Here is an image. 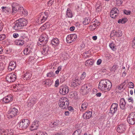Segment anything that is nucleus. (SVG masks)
Masks as SVG:
<instances>
[{
  "mask_svg": "<svg viewBox=\"0 0 135 135\" xmlns=\"http://www.w3.org/2000/svg\"><path fill=\"white\" fill-rule=\"evenodd\" d=\"M81 133V131L78 129L76 130L73 133V135H79Z\"/></svg>",
  "mask_w": 135,
  "mask_h": 135,
  "instance_id": "nucleus-43",
  "label": "nucleus"
},
{
  "mask_svg": "<svg viewBox=\"0 0 135 135\" xmlns=\"http://www.w3.org/2000/svg\"><path fill=\"white\" fill-rule=\"evenodd\" d=\"M24 40L23 39L21 38L20 40H16L15 42L16 45H22L24 44Z\"/></svg>",
  "mask_w": 135,
  "mask_h": 135,
  "instance_id": "nucleus-27",
  "label": "nucleus"
},
{
  "mask_svg": "<svg viewBox=\"0 0 135 135\" xmlns=\"http://www.w3.org/2000/svg\"><path fill=\"white\" fill-rule=\"evenodd\" d=\"M102 62V60L101 59H99L97 62V64L98 65H99Z\"/></svg>",
  "mask_w": 135,
  "mask_h": 135,
  "instance_id": "nucleus-60",
  "label": "nucleus"
},
{
  "mask_svg": "<svg viewBox=\"0 0 135 135\" xmlns=\"http://www.w3.org/2000/svg\"><path fill=\"white\" fill-rule=\"evenodd\" d=\"M84 20L83 21V23L85 25L88 24L90 21V19L89 17L85 18Z\"/></svg>",
  "mask_w": 135,
  "mask_h": 135,
  "instance_id": "nucleus-35",
  "label": "nucleus"
},
{
  "mask_svg": "<svg viewBox=\"0 0 135 135\" xmlns=\"http://www.w3.org/2000/svg\"><path fill=\"white\" fill-rule=\"evenodd\" d=\"M18 11L21 15H27L28 14V12L24 9L23 7H19L18 9Z\"/></svg>",
  "mask_w": 135,
  "mask_h": 135,
  "instance_id": "nucleus-23",
  "label": "nucleus"
},
{
  "mask_svg": "<svg viewBox=\"0 0 135 135\" xmlns=\"http://www.w3.org/2000/svg\"><path fill=\"white\" fill-rule=\"evenodd\" d=\"M66 15L69 18H71L73 17L72 12L70 9L69 8L67 9Z\"/></svg>",
  "mask_w": 135,
  "mask_h": 135,
  "instance_id": "nucleus-28",
  "label": "nucleus"
},
{
  "mask_svg": "<svg viewBox=\"0 0 135 135\" xmlns=\"http://www.w3.org/2000/svg\"><path fill=\"white\" fill-rule=\"evenodd\" d=\"M43 83L44 84L48 86H50L52 84L51 81L50 80H47L44 81Z\"/></svg>",
  "mask_w": 135,
  "mask_h": 135,
  "instance_id": "nucleus-39",
  "label": "nucleus"
},
{
  "mask_svg": "<svg viewBox=\"0 0 135 135\" xmlns=\"http://www.w3.org/2000/svg\"><path fill=\"white\" fill-rule=\"evenodd\" d=\"M71 84L72 86L73 87H75L80 84L79 78L77 76H75V78H73L71 81Z\"/></svg>",
  "mask_w": 135,
  "mask_h": 135,
  "instance_id": "nucleus-9",
  "label": "nucleus"
},
{
  "mask_svg": "<svg viewBox=\"0 0 135 135\" xmlns=\"http://www.w3.org/2000/svg\"><path fill=\"white\" fill-rule=\"evenodd\" d=\"M116 37H119L121 36L122 35V31L120 30H118V31H116Z\"/></svg>",
  "mask_w": 135,
  "mask_h": 135,
  "instance_id": "nucleus-44",
  "label": "nucleus"
},
{
  "mask_svg": "<svg viewBox=\"0 0 135 135\" xmlns=\"http://www.w3.org/2000/svg\"><path fill=\"white\" fill-rule=\"evenodd\" d=\"M90 86L88 84H84L81 88V89L83 90V91L86 90L87 89L88 90L90 89Z\"/></svg>",
  "mask_w": 135,
  "mask_h": 135,
  "instance_id": "nucleus-37",
  "label": "nucleus"
},
{
  "mask_svg": "<svg viewBox=\"0 0 135 135\" xmlns=\"http://www.w3.org/2000/svg\"><path fill=\"white\" fill-rule=\"evenodd\" d=\"M128 100L129 102H131L132 103L133 102V98L131 97L128 98Z\"/></svg>",
  "mask_w": 135,
  "mask_h": 135,
  "instance_id": "nucleus-63",
  "label": "nucleus"
},
{
  "mask_svg": "<svg viewBox=\"0 0 135 135\" xmlns=\"http://www.w3.org/2000/svg\"><path fill=\"white\" fill-rule=\"evenodd\" d=\"M59 107L62 109H66L69 105V102L68 99L66 97H62L59 100Z\"/></svg>",
  "mask_w": 135,
  "mask_h": 135,
  "instance_id": "nucleus-2",
  "label": "nucleus"
},
{
  "mask_svg": "<svg viewBox=\"0 0 135 135\" xmlns=\"http://www.w3.org/2000/svg\"><path fill=\"white\" fill-rule=\"evenodd\" d=\"M127 21V20L126 18H122V19H119L118 21V23H121L122 24L125 23Z\"/></svg>",
  "mask_w": 135,
  "mask_h": 135,
  "instance_id": "nucleus-38",
  "label": "nucleus"
},
{
  "mask_svg": "<svg viewBox=\"0 0 135 135\" xmlns=\"http://www.w3.org/2000/svg\"><path fill=\"white\" fill-rule=\"evenodd\" d=\"M124 13L127 15H130L131 11H127L126 10H124L123 11Z\"/></svg>",
  "mask_w": 135,
  "mask_h": 135,
  "instance_id": "nucleus-53",
  "label": "nucleus"
},
{
  "mask_svg": "<svg viewBox=\"0 0 135 135\" xmlns=\"http://www.w3.org/2000/svg\"><path fill=\"white\" fill-rule=\"evenodd\" d=\"M27 23V20L24 18H20L16 21V22L13 25L14 29L17 30L21 29L26 25Z\"/></svg>",
  "mask_w": 135,
  "mask_h": 135,
  "instance_id": "nucleus-1",
  "label": "nucleus"
},
{
  "mask_svg": "<svg viewBox=\"0 0 135 135\" xmlns=\"http://www.w3.org/2000/svg\"><path fill=\"white\" fill-rule=\"evenodd\" d=\"M60 93L62 95H64L67 94L69 91V88L66 86H61L60 87Z\"/></svg>",
  "mask_w": 135,
  "mask_h": 135,
  "instance_id": "nucleus-12",
  "label": "nucleus"
},
{
  "mask_svg": "<svg viewBox=\"0 0 135 135\" xmlns=\"http://www.w3.org/2000/svg\"><path fill=\"white\" fill-rule=\"evenodd\" d=\"M2 11L5 13L9 12L10 11V9L6 7L3 6L1 7Z\"/></svg>",
  "mask_w": 135,
  "mask_h": 135,
  "instance_id": "nucleus-41",
  "label": "nucleus"
},
{
  "mask_svg": "<svg viewBox=\"0 0 135 135\" xmlns=\"http://www.w3.org/2000/svg\"><path fill=\"white\" fill-rule=\"evenodd\" d=\"M31 75L29 73L26 72V73L23 75V78H25L26 80L29 79H30Z\"/></svg>",
  "mask_w": 135,
  "mask_h": 135,
  "instance_id": "nucleus-33",
  "label": "nucleus"
},
{
  "mask_svg": "<svg viewBox=\"0 0 135 135\" xmlns=\"http://www.w3.org/2000/svg\"><path fill=\"white\" fill-rule=\"evenodd\" d=\"M102 7L100 6H99L98 7L96 8V11L97 12H100L101 10Z\"/></svg>",
  "mask_w": 135,
  "mask_h": 135,
  "instance_id": "nucleus-55",
  "label": "nucleus"
},
{
  "mask_svg": "<svg viewBox=\"0 0 135 135\" xmlns=\"http://www.w3.org/2000/svg\"><path fill=\"white\" fill-rule=\"evenodd\" d=\"M86 76V73L85 72H83V73L82 74L80 79L81 80L84 79L85 78Z\"/></svg>",
  "mask_w": 135,
  "mask_h": 135,
  "instance_id": "nucleus-51",
  "label": "nucleus"
},
{
  "mask_svg": "<svg viewBox=\"0 0 135 135\" xmlns=\"http://www.w3.org/2000/svg\"><path fill=\"white\" fill-rule=\"evenodd\" d=\"M106 82V80H101L99 83L98 88L102 91H105Z\"/></svg>",
  "mask_w": 135,
  "mask_h": 135,
  "instance_id": "nucleus-13",
  "label": "nucleus"
},
{
  "mask_svg": "<svg viewBox=\"0 0 135 135\" xmlns=\"http://www.w3.org/2000/svg\"><path fill=\"white\" fill-rule=\"evenodd\" d=\"M127 120L129 124L133 125L135 123V112L130 113Z\"/></svg>",
  "mask_w": 135,
  "mask_h": 135,
  "instance_id": "nucleus-5",
  "label": "nucleus"
},
{
  "mask_svg": "<svg viewBox=\"0 0 135 135\" xmlns=\"http://www.w3.org/2000/svg\"><path fill=\"white\" fill-rule=\"evenodd\" d=\"M118 104L116 103H113L110 109L109 112L112 114H113L117 111Z\"/></svg>",
  "mask_w": 135,
  "mask_h": 135,
  "instance_id": "nucleus-15",
  "label": "nucleus"
},
{
  "mask_svg": "<svg viewBox=\"0 0 135 135\" xmlns=\"http://www.w3.org/2000/svg\"><path fill=\"white\" fill-rule=\"evenodd\" d=\"M31 48L29 46L24 50L23 53L25 55H27L31 52Z\"/></svg>",
  "mask_w": 135,
  "mask_h": 135,
  "instance_id": "nucleus-25",
  "label": "nucleus"
},
{
  "mask_svg": "<svg viewBox=\"0 0 135 135\" xmlns=\"http://www.w3.org/2000/svg\"><path fill=\"white\" fill-rule=\"evenodd\" d=\"M75 27L74 26H72L70 28V30L71 31H73L75 30Z\"/></svg>",
  "mask_w": 135,
  "mask_h": 135,
  "instance_id": "nucleus-64",
  "label": "nucleus"
},
{
  "mask_svg": "<svg viewBox=\"0 0 135 135\" xmlns=\"http://www.w3.org/2000/svg\"><path fill=\"white\" fill-rule=\"evenodd\" d=\"M119 13V11L118 9L116 8H113L110 12V16L112 18H115L118 16Z\"/></svg>",
  "mask_w": 135,
  "mask_h": 135,
  "instance_id": "nucleus-10",
  "label": "nucleus"
},
{
  "mask_svg": "<svg viewBox=\"0 0 135 135\" xmlns=\"http://www.w3.org/2000/svg\"><path fill=\"white\" fill-rule=\"evenodd\" d=\"M70 97L74 99H76L77 98V94L76 92L73 91L70 93L69 94Z\"/></svg>",
  "mask_w": 135,
  "mask_h": 135,
  "instance_id": "nucleus-29",
  "label": "nucleus"
},
{
  "mask_svg": "<svg viewBox=\"0 0 135 135\" xmlns=\"http://www.w3.org/2000/svg\"><path fill=\"white\" fill-rule=\"evenodd\" d=\"M44 25L47 28L50 27V23L49 22H46Z\"/></svg>",
  "mask_w": 135,
  "mask_h": 135,
  "instance_id": "nucleus-57",
  "label": "nucleus"
},
{
  "mask_svg": "<svg viewBox=\"0 0 135 135\" xmlns=\"http://www.w3.org/2000/svg\"><path fill=\"white\" fill-rule=\"evenodd\" d=\"M54 2V0H49L47 3L48 6H50Z\"/></svg>",
  "mask_w": 135,
  "mask_h": 135,
  "instance_id": "nucleus-52",
  "label": "nucleus"
},
{
  "mask_svg": "<svg viewBox=\"0 0 135 135\" xmlns=\"http://www.w3.org/2000/svg\"><path fill=\"white\" fill-rule=\"evenodd\" d=\"M13 36V37H14L15 38H16L20 36L19 35V32H18V33H14Z\"/></svg>",
  "mask_w": 135,
  "mask_h": 135,
  "instance_id": "nucleus-56",
  "label": "nucleus"
},
{
  "mask_svg": "<svg viewBox=\"0 0 135 135\" xmlns=\"http://www.w3.org/2000/svg\"><path fill=\"white\" fill-rule=\"evenodd\" d=\"M59 124V122L56 121L54 123L51 122L50 124V127L52 128H55Z\"/></svg>",
  "mask_w": 135,
  "mask_h": 135,
  "instance_id": "nucleus-34",
  "label": "nucleus"
},
{
  "mask_svg": "<svg viewBox=\"0 0 135 135\" xmlns=\"http://www.w3.org/2000/svg\"><path fill=\"white\" fill-rule=\"evenodd\" d=\"M16 66V64L14 61H12L10 62L9 64L8 67V70L9 71H11L13 70L15 68Z\"/></svg>",
  "mask_w": 135,
  "mask_h": 135,
  "instance_id": "nucleus-17",
  "label": "nucleus"
},
{
  "mask_svg": "<svg viewBox=\"0 0 135 135\" xmlns=\"http://www.w3.org/2000/svg\"><path fill=\"white\" fill-rule=\"evenodd\" d=\"M126 103L124 99L123 98H121L120 101L119 105L120 107L122 109H124L126 108L125 105Z\"/></svg>",
  "mask_w": 135,
  "mask_h": 135,
  "instance_id": "nucleus-21",
  "label": "nucleus"
},
{
  "mask_svg": "<svg viewBox=\"0 0 135 135\" xmlns=\"http://www.w3.org/2000/svg\"><path fill=\"white\" fill-rule=\"evenodd\" d=\"M6 35L4 34H3L0 35V41H2L4 40L6 38Z\"/></svg>",
  "mask_w": 135,
  "mask_h": 135,
  "instance_id": "nucleus-50",
  "label": "nucleus"
},
{
  "mask_svg": "<svg viewBox=\"0 0 135 135\" xmlns=\"http://www.w3.org/2000/svg\"><path fill=\"white\" fill-rule=\"evenodd\" d=\"M12 98L11 97V95H9L4 98L2 100V101L4 102L5 103H8L12 101Z\"/></svg>",
  "mask_w": 135,
  "mask_h": 135,
  "instance_id": "nucleus-24",
  "label": "nucleus"
},
{
  "mask_svg": "<svg viewBox=\"0 0 135 135\" xmlns=\"http://www.w3.org/2000/svg\"><path fill=\"white\" fill-rule=\"evenodd\" d=\"M47 28L44 25L43 26H41L40 27V29L42 31H44Z\"/></svg>",
  "mask_w": 135,
  "mask_h": 135,
  "instance_id": "nucleus-61",
  "label": "nucleus"
},
{
  "mask_svg": "<svg viewBox=\"0 0 135 135\" xmlns=\"http://www.w3.org/2000/svg\"><path fill=\"white\" fill-rule=\"evenodd\" d=\"M88 105V103L87 102L83 103L82 104L80 111L83 112L84 110H85Z\"/></svg>",
  "mask_w": 135,
  "mask_h": 135,
  "instance_id": "nucleus-26",
  "label": "nucleus"
},
{
  "mask_svg": "<svg viewBox=\"0 0 135 135\" xmlns=\"http://www.w3.org/2000/svg\"><path fill=\"white\" fill-rule=\"evenodd\" d=\"M117 65H114L111 69V71H115L117 68Z\"/></svg>",
  "mask_w": 135,
  "mask_h": 135,
  "instance_id": "nucleus-46",
  "label": "nucleus"
},
{
  "mask_svg": "<svg viewBox=\"0 0 135 135\" xmlns=\"http://www.w3.org/2000/svg\"><path fill=\"white\" fill-rule=\"evenodd\" d=\"M18 110L15 108L10 109L8 112L7 116L9 119L17 115L18 113Z\"/></svg>",
  "mask_w": 135,
  "mask_h": 135,
  "instance_id": "nucleus-4",
  "label": "nucleus"
},
{
  "mask_svg": "<svg viewBox=\"0 0 135 135\" xmlns=\"http://www.w3.org/2000/svg\"><path fill=\"white\" fill-rule=\"evenodd\" d=\"M59 80L57 79L55 82V86L56 87H57L59 85Z\"/></svg>",
  "mask_w": 135,
  "mask_h": 135,
  "instance_id": "nucleus-59",
  "label": "nucleus"
},
{
  "mask_svg": "<svg viewBox=\"0 0 135 135\" xmlns=\"http://www.w3.org/2000/svg\"><path fill=\"white\" fill-rule=\"evenodd\" d=\"M114 45V44L112 43H111L109 45L110 48L113 51H115L116 50Z\"/></svg>",
  "mask_w": 135,
  "mask_h": 135,
  "instance_id": "nucleus-45",
  "label": "nucleus"
},
{
  "mask_svg": "<svg viewBox=\"0 0 135 135\" xmlns=\"http://www.w3.org/2000/svg\"><path fill=\"white\" fill-rule=\"evenodd\" d=\"M92 112L89 110L86 112L83 115V118L85 119L90 118L92 116Z\"/></svg>",
  "mask_w": 135,
  "mask_h": 135,
  "instance_id": "nucleus-20",
  "label": "nucleus"
},
{
  "mask_svg": "<svg viewBox=\"0 0 135 135\" xmlns=\"http://www.w3.org/2000/svg\"><path fill=\"white\" fill-rule=\"evenodd\" d=\"M36 135H47V133L42 132H37Z\"/></svg>",
  "mask_w": 135,
  "mask_h": 135,
  "instance_id": "nucleus-47",
  "label": "nucleus"
},
{
  "mask_svg": "<svg viewBox=\"0 0 135 135\" xmlns=\"http://www.w3.org/2000/svg\"><path fill=\"white\" fill-rule=\"evenodd\" d=\"M16 76L14 73L8 74L6 77V80L9 82L14 81L16 79Z\"/></svg>",
  "mask_w": 135,
  "mask_h": 135,
  "instance_id": "nucleus-8",
  "label": "nucleus"
},
{
  "mask_svg": "<svg viewBox=\"0 0 135 135\" xmlns=\"http://www.w3.org/2000/svg\"><path fill=\"white\" fill-rule=\"evenodd\" d=\"M48 39L47 35L45 33H44L40 37L39 40L41 43H44L46 44L47 42Z\"/></svg>",
  "mask_w": 135,
  "mask_h": 135,
  "instance_id": "nucleus-11",
  "label": "nucleus"
},
{
  "mask_svg": "<svg viewBox=\"0 0 135 135\" xmlns=\"http://www.w3.org/2000/svg\"><path fill=\"white\" fill-rule=\"evenodd\" d=\"M12 132V130L11 129L10 130L7 129L4 130L3 131L4 134L5 135H12L13 134V133Z\"/></svg>",
  "mask_w": 135,
  "mask_h": 135,
  "instance_id": "nucleus-30",
  "label": "nucleus"
},
{
  "mask_svg": "<svg viewBox=\"0 0 135 135\" xmlns=\"http://www.w3.org/2000/svg\"><path fill=\"white\" fill-rule=\"evenodd\" d=\"M128 85H129V88H133L134 87V84L132 82H130L128 84Z\"/></svg>",
  "mask_w": 135,
  "mask_h": 135,
  "instance_id": "nucleus-54",
  "label": "nucleus"
},
{
  "mask_svg": "<svg viewBox=\"0 0 135 135\" xmlns=\"http://www.w3.org/2000/svg\"><path fill=\"white\" fill-rule=\"evenodd\" d=\"M94 61L92 59H89L87 60L85 62V65L86 66L92 65L94 63Z\"/></svg>",
  "mask_w": 135,
  "mask_h": 135,
  "instance_id": "nucleus-32",
  "label": "nucleus"
},
{
  "mask_svg": "<svg viewBox=\"0 0 135 135\" xmlns=\"http://www.w3.org/2000/svg\"><path fill=\"white\" fill-rule=\"evenodd\" d=\"M77 38V36L75 34L69 35L66 38V40L68 43H71L76 40Z\"/></svg>",
  "mask_w": 135,
  "mask_h": 135,
  "instance_id": "nucleus-7",
  "label": "nucleus"
},
{
  "mask_svg": "<svg viewBox=\"0 0 135 135\" xmlns=\"http://www.w3.org/2000/svg\"><path fill=\"white\" fill-rule=\"evenodd\" d=\"M126 128V124H122L118 126L117 129V131L119 133H123L125 131Z\"/></svg>",
  "mask_w": 135,
  "mask_h": 135,
  "instance_id": "nucleus-14",
  "label": "nucleus"
},
{
  "mask_svg": "<svg viewBox=\"0 0 135 135\" xmlns=\"http://www.w3.org/2000/svg\"><path fill=\"white\" fill-rule=\"evenodd\" d=\"M106 86L105 91H108L112 88V84L111 82L109 80H106Z\"/></svg>",
  "mask_w": 135,
  "mask_h": 135,
  "instance_id": "nucleus-19",
  "label": "nucleus"
},
{
  "mask_svg": "<svg viewBox=\"0 0 135 135\" xmlns=\"http://www.w3.org/2000/svg\"><path fill=\"white\" fill-rule=\"evenodd\" d=\"M51 43L52 45H57L59 43V40L57 38L53 39L51 41Z\"/></svg>",
  "mask_w": 135,
  "mask_h": 135,
  "instance_id": "nucleus-31",
  "label": "nucleus"
},
{
  "mask_svg": "<svg viewBox=\"0 0 135 135\" xmlns=\"http://www.w3.org/2000/svg\"><path fill=\"white\" fill-rule=\"evenodd\" d=\"M110 36L111 37L115 36H116V31H113L112 32H111L110 35Z\"/></svg>",
  "mask_w": 135,
  "mask_h": 135,
  "instance_id": "nucleus-49",
  "label": "nucleus"
},
{
  "mask_svg": "<svg viewBox=\"0 0 135 135\" xmlns=\"http://www.w3.org/2000/svg\"><path fill=\"white\" fill-rule=\"evenodd\" d=\"M43 50L41 52L42 54L44 55H46L49 50V46L46 45H43Z\"/></svg>",
  "mask_w": 135,
  "mask_h": 135,
  "instance_id": "nucleus-22",
  "label": "nucleus"
},
{
  "mask_svg": "<svg viewBox=\"0 0 135 135\" xmlns=\"http://www.w3.org/2000/svg\"><path fill=\"white\" fill-rule=\"evenodd\" d=\"M89 51H87L85 52V53H84V55L85 57L88 56L89 55H87L86 54H89Z\"/></svg>",
  "mask_w": 135,
  "mask_h": 135,
  "instance_id": "nucleus-62",
  "label": "nucleus"
},
{
  "mask_svg": "<svg viewBox=\"0 0 135 135\" xmlns=\"http://www.w3.org/2000/svg\"><path fill=\"white\" fill-rule=\"evenodd\" d=\"M12 15H14L18 11V10L17 9V8L16 7H14L13 6V5H12Z\"/></svg>",
  "mask_w": 135,
  "mask_h": 135,
  "instance_id": "nucleus-42",
  "label": "nucleus"
},
{
  "mask_svg": "<svg viewBox=\"0 0 135 135\" xmlns=\"http://www.w3.org/2000/svg\"><path fill=\"white\" fill-rule=\"evenodd\" d=\"M18 32L20 37H21V38L23 39V40L27 39L26 35L27 33L26 31L21 30L19 31Z\"/></svg>",
  "mask_w": 135,
  "mask_h": 135,
  "instance_id": "nucleus-16",
  "label": "nucleus"
},
{
  "mask_svg": "<svg viewBox=\"0 0 135 135\" xmlns=\"http://www.w3.org/2000/svg\"><path fill=\"white\" fill-rule=\"evenodd\" d=\"M30 124L29 121L27 119L23 120L19 124V126L20 128H26Z\"/></svg>",
  "mask_w": 135,
  "mask_h": 135,
  "instance_id": "nucleus-6",
  "label": "nucleus"
},
{
  "mask_svg": "<svg viewBox=\"0 0 135 135\" xmlns=\"http://www.w3.org/2000/svg\"><path fill=\"white\" fill-rule=\"evenodd\" d=\"M98 26L96 23H94L92 25H91L89 26V28L91 31H93Z\"/></svg>",
  "mask_w": 135,
  "mask_h": 135,
  "instance_id": "nucleus-36",
  "label": "nucleus"
},
{
  "mask_svg": "<svg viewBox=\"0 0 135 135\" xmlns=\"http://www.w3.org/2000/svg\"><path fill=\"white\" fill-rule=\"evenodd\" d=\"M54 76L53 73L51 72H49L47 74V76L48 77H53Z\"/></svg>",
  "mask_w": 135,
  "mask_h": 135,
  "instance_id": "nucleus-48",
  "label": "nucleus"
},
{
  "mask_svg": "<svg viewBox=\"0 0 135 135\" xmlns=\"http://www.w3.org/2000/svg\"><path fill=\"white\" fill-rule=\"evenodd\" d=\"M4 68L3 64L2 63H0V70H3Z\"/></svg>",
  "mask_w": 135,
  "mask_h": 135,
  "instance_id": "nucleus-58",
  "label": "nucleus"
},
{
  "mask_svg": "<svg viewBox=\"0 0 135 135\" xmlns=\"http://www.w3.org/2000/svg\"><path fill=\"white\" fill-rule=\"evenodd\" d=\"M39 126L38 122L35 120L31 127L30 129L32 131L37 129Z\"/></svg>",
  "mask_w": 135,
  "mask_h": 135,
  "instance_id": "nucleus-18",
  "label": "nucleus"
},
{
  "mask_svg": "<svg viewBox=\"0 0 135 135\" xmlns=\"http://www.w3.org/2000/svg\"><path fill=\"white\" fill-rule=\"evenodd\" d=\"M36 99L35 98H32L28 100V103H30V105L31 104L33 105L36 102Z\"/></svg>",
  "mask_w": 135,
  "mask_h": 135,
  "instance_id": "nucleus-40",
  "label": "nucleus"
},
{
  "mask_svg": "<svg viewBox=\"0 0 135 135\" xmlns=\"http://www.w3.org/2000/svg\"><path fill=\"white\" fill-rule=\"evenodd\" d=\"M49 12L46 11L44 12H42L38 16V20L39 22L42 23L45 22L49 17Z\"/></svg>",
  "mask_w": 135,
  "mask_h": 135,
  "instance_id": "nucleus-3",
  "label": "nucleus"
}]
</instances>
